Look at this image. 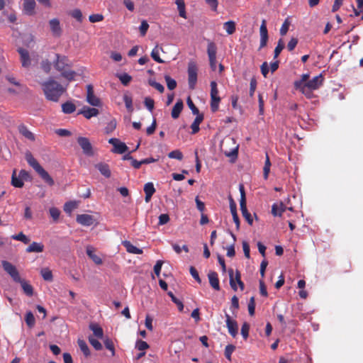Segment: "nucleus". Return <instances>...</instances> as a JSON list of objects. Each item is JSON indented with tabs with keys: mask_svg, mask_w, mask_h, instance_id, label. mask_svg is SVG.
<instances>
[{
	"mask_svg": "<svg viewBox=\"0 0 363 363\" xmlns=\"http://www.w3.org/2000/svg\"><path fill=\"white\" fill-rule=\"evenodd\" d=\"M77 143L85 155L88 156H91L94 155L92 145L87 138L79 137L77 138Z\"/></svg>",
	"mask_w": 363,
	"mask_h": 363,
	"instance_id": "obj_12",
	"label": "nucleus"
},
{
	"mask_svg": "<svg viewBox=\"0 0 363 363\" xmlns=\"http://www.w3.org/2000/svg\"><path fill=\"white\" fill-rule=\"evenodd\" d=\"M226 326L230 335L235 337L238 333V325L236 320L231 318L229 314L225 313Z\"/></svg>",
	"mask_w": 363,
	"mask_h": 363,
	"instance_id": "obj_13",
	"label": "nucleus"
},
{
	"mask_svg": "<svg viewBox=\"0 0 363 363\" xmlns=\"http://www.w3.org/2000/svg\"><path fill=\"white\" fill-rule=\"evenodd\" d=\"M168 157L172 159H177L178 160H182L183 159V154L179 150H175L170 152L168 154Z\"/></svg>",
	"mask_w": 363,
	"mask_h": 363,
	"instance_id": "obj_50",
	"label": "nucleus"
},
{
	"mask_svg": "<svg viewBox=\"0 0 363 363\" xmlns=\"http://www.w3.org/2000/svg\"><path fill=\"white\" fill-rule=\"evenodd\" d=\"M77 207V203L76 201H69L65 203L64 206V211L67 213H71L72 211Z\"/></svg>",
	"mask_w": 363,
	"mask_h": 363,
	"instance_id": "obj_41",
	"label": "nucleus"
},
{
	"mask_svg": "<svg viewBox=\"0 0 363 363\" xmlns=\"http://www.w3.org/2000/svg\"><path fill=\"white\" fill-rule=\"evenodd\" d=\"M260 35L261 39L259 45H266L267 41V29L264 21H263L260 26Z\"/></svg>",
	"mask_w": 363,
	"mask_h": 363,
	"instance_id": "obj_34",
	"label": "nucleus"
},
{
	"mask_svg": "<svg viewBox=\"0 0 363 363\" xmlns=\"http://www.w3.org/2000/svg\"><path fill=\"white\" fill-rule=\"evenodd\" d=\"M135 347L138 350L144 352L149 347V345L146 342L143 341L141 340H138L136 341Z\"/></svg>",
	"mask_w": 363,
	"mask_h": 363,
	"instance_id": "obj_55",
	"label": "nucleus"
},
{
	"mask_svg": "<svg viewBox=\"0 0 363 363\" xmlns=\"http://www.w3.org/2000/svg\"><path fill=\"white\" fill-rule=\"evenodd\" d=\"M56 62L55 64V68L59 71H63L65 68V66L67 65V61L66 57H60L58 55H56Z\"/></svg>",
	"mask_w": 363,
	"mask_h": 363,
	"instance_id": "obj_26",
	"label": "nucleus"
},
{
	"mask_svg": "<svg viewBox=\"0 0 363 363\" xmlns=\"http://www.w3.org/2000/svg\"><path fill=\"white\" fill-rule=\"evenodd\" d=\"M208 278L209 281V284L211 286V287L216 290H220V285H219V279L217 272L211 271L208 274Z\"/></svg>",
	"mask_w": 363,
	"mask_h": 363,
	"instance_id": "obj_18",
	"label": "nucleus"
},
{
	"mask_svg": "<svg viewBox=\"0 0 363 363\" xmlns=\"http://www.w3.org/2000/svg\"><path fill=\"white\" fill-rule=\"evenodd\" d=\"M18 52L21 57V62L23 67H29L32 62L37 63L38 61V55L34 52H29L23 47H19Z\"/></svg>",
	"mask_w": 363,
	"mask_h": 363,
	"instance_id": "obj_5",
	"label": "nucleus"
},
{
	"mask_svg": "<svg viewBox=\"0 0 363 363\" xmlns=\"http://www.w3.org/2000/svg\"><path fill=\"white\" fill-rule=\"evenodd\" d=\"M197 82V67L195 63L190 62L188 66V82L190 89H194Z\"/></svg>",
	"mask_w": 363,
	"mask_h": 363,
	"instance_id": "obj_11",
	"label": "nucleus"
},
{
	"mask_svg": "<svg viewBox=\"0 0 363 363\" xmlns=\"http://www.w3.org/2000/svg\"><path fill=\"white\" fill-rule=\"evenodd\" d=\"M62 109L65 113L69 114L73 113L76 110V106L73 103L67 101L62 104Z\"/></svg>",
	"mask_w": 363,
	"mask_h": 363,
	"instance_id": "obj_37",
	"label": "nucleus"
},
{
	"mask_svg": "<svg viewBox=\"0 0 363 363\" xmlns=\"http://www.w3.org/2000/svg\"><path fill=\"white\" fill-rule=\"evenodd\" d=\"M40 274L45 281H52V272L48 268H43L40 271Z\"/></svg>",
	"mask_w": 363,
	"mask_h": 363,
	"instance_id": "obj_44",
	"label": "nucleus"
},
{
	"mask_svg": "<svg viewBox=\"0 0 363 363\" xmlns=\"http://www.w3.org/2000/svg\"><path fill=\"white\" fill-rule=\"evenodd\" d=\"M203 120V116L202 114L196 115V118L191 125V128L192 130L191 133L196 134L199 131V125Z\"/></svg>",
	"mask_w": 363,
	"mask_h": 363,
	"instance_id": "obj_30",
	"label": "nucleus"
},
{
	"mask_svg": "<svg viewBox=\"0 0 363 363\" xmlns=\"http://www.w3.org/2000/svg\"><path fill=\"white\" fill-rule=\"evenodd\" d=\"M144 104L148 111L152 112L155 106V101L152 99L150 97H145L144 99Z\"/></svg>",
	"mask_w": 363,
	"mask_h": 363,
	"instance_id": "obj_51",
	"label": "nucleus"
},
{
	"mask_svg": "<svg viewBox=\"0 0 363 363\" xmlns=\"http://www.w3.org/2000/svg\"><path fill=\"white\" fill-rule=\"evenodd\" d=\"M42 89L47 99L52 101H57L65 89L62 86L50 78L41 84Z\"/></svg>",
	"mask_w": 363,
	"mask_h": 363,
	"instance_id": "obj_1",
	"label": "nucleus"
},
{
	"mask_svg": "<svg viewBox=\"0 0 363 363\" xmlns=\"http://www.w3.org/2000/svg\"><path fill=\"white\" fill-rule=\"evenodd\" d=\"M76 220L82 225L90 226L94 223L95 219L94 216L89 214H79L77 215Z\"/></svg>",
	"mask_w": 363,
	"mask_h": 363,
	"instance_id": "obj_16",
	"label": "nucleus"
},
{
	"mask_svg": "<svg viewBox=\"0 0 363 363\" xmlns=\"http://www.w3.org/2000/svg\"><path fill=\"white\" fill-rule=\"evenodd\" d=\"M18 129L19 133L26 138L31 141L35 140L34 134L32 132H30L25 125H20Z\"/></svg>",
	"mask_w": 363,
	"mask_h": 363,
	"instance_id": "obj_23",
	"label": "nucleus"
},
{
	"mask_svg": "<svg viewBox=\"0 0 363 363\" xmlns=\"http://www.w3.org/2000/svg\"><path fill=\"white\" fill-rule=\"evenodd\" d=\"M44 246L43 244L33 242L26 249L28 252H41L43 251Z\"/></svg>",
	"mask_w": 363,
	"mask_h": 363,
	"instance_id": "obj_32",
	"label": "nucleus"
},
{
	"mask_svg": "<svg viewBox=\"0 0 363 363\" xmlns=\"http://www.w3.org/2000/svg\"><path fill=\"white\" fill-rule=\"evenodd\" d=\"M99 111L94 106L93 108H90L89 106H84L82 110H80L78 114L83 115L86 118L89 119L91 117H94L98 116Z\"/></svg>",
	"mask_w": 363,
	"mask_h": 363,
	"instance_id": "obj_17",
	"label": "nucleus"
},
{
	"mask_svg": "<svg viewBox=\"0 0 363 363\" xmlns=\"http://www.w3.org/2000/svg\"><path fill=\"white\" fill-rule=\"evenodd\" d=\"M86 100L91 106L94 107H101L102 102L101 99L97 97L94 92V88L91 84L86 86Z\"/></svg>",
	"mask_w": 363,
	"mask_h": 363,
	"instance_id": "obj_9",
	"label": "nucleus"
},
{
	"mask_svg": "<svg viewBox=\"0 0 363 363\" xmlns=\"http://www.w3.org/2000/svg\"><path fill=\"white\" fill-rule=\"evenodd\" d=\"M26 324L29 327H33L35 324V318L31 311H28L26 313V318H25Z\"/></svg>",
	"mask_w": 363,
	"mask_h": 363,
	"instance_id": "obj_49",
	"label": "nucleus"
},
{
	"mask_svg": "<svg viewBox=\"0 0 363 363\" xmlns=\"http://www.w3.org/2000/svg\"><path fill=\"white\" fill-rule=\"evenodd\" d=\"M71 16L79 22L82 21V13L79 9H74L71 12Z\"/></svg>",
	"mask_w": 363,
	"mask_h": 363,
	"instance_id": "obj_63",
	"label": "nucleus"
},
{
	"mask_svg": "<svg viewBox=\"0 0 363 363\" xmlns=\"http://www.w3.org/2000/svg\"><path fill=\"white\" fill-rule=\"evenodd\" d=\"M144 191L145 194L153 195L155 192V189L152 182H148L144 186Z\"/></svg>",
	"mask_w": 363,
	"mask_h": 363,
	"instance_id": "obj_58",
	"label": "nucleus"
},
{
	"mask_svg": "<svg viewBox=\"0 0 363 363\" xmlns=\"http://www.w3.org/2000/svg\"><path fill=\"white\" fill-rule=\"evenodd\" d=\"M164 79L169 90H173L177 87V82L169 75H165Z\"/></svg>",
	"mask_w": 363,
	"mask_h": 363,
	"instance_id": "obj_45",
	"label": "nucleus"
},
{
	"mask_svg": "<svg viewBox=\"0 0 363 363\" xmlns=\"http://www.w3.org/2000/svg\"><path fill=\"white\" fill-rule=\"evenodd\" d=\"M228 274H229V277H230V285L231 288L234 291H237V289H238V287L236 285V283H237L239 285L240 290L243 291L244 288H245V285H244V283L241 281V275H240V272L238 270H237L235 272V277H234L233 269H229Z\"/></svg>",
	"mask_w": 363,
	"mask_h": 363,
	"instance_id": "obj_8",
	"label": "nucleus"
},
{
	"mask_svg": "<svg viewBox=\"0 0 363 363\" xmlns=\"http://www.w3.org/2000/svg\"><path fill=\"white\" fill-rule=\"evenodd\" d=\"M208 55L211 69H216V47H208Z\"/></svg>",
	"mask_w": 363,
	"mask_h": 363,
	"instance_id": "obj_19",
	"label": "nucleus"
},
{
	"mask_svg": "<svg viewBox=\"0 0 363 363\" xmlns=\"http://www.w3.org/2000/svg\"><path fill=\"white\" fill-rule=\"evenodd\" d=\"M230 208L233 216V221L235 222L236 228L238 230L240 228V220L238 215L237 213L236 204L232 199H230Z\"/></svg>",
	"mask_w": 363,
	"mask_h": 363,
	"instance_id": "obj_24",
	"label": "nucleus"
},
{
	"mask_svg": "<svg viewBox=\"0 0 363 363\" xmlns=\"http://www.w3.org/2000/svg\"><path fill=\"white\" fill-rule=\"evenodd\" d=\"M309 77H310L309 74H308V73L303 74L301 76V79L299 80H296L294 82V85L295 89L296 90H298L299 91H301V89H303V88H304L303 86H305L306 82H308V81L310 79Z\"/></svg>",
	"mask_w": 363,
	"mask_h": 363,
	"instance_id": "obj_20",
	"label": "nucleus"
},
{
	"mask_svg": "<svg viewBox=\"0 0 363 363\" xmlns=\"http://www.w3.org/2000/svg\"><path fill=\"white\" fill-rule=\"evenodd\" d=\"M168 296L171 298L172 301L178 306V309L182 311L184 308L182 302L179 300L172 291L167 293Z\"/></svg>",
	"mask_w": 363,
	"mask_h": 363,
	"instance_id": "obj_47",
	"label": "nucleus"
},
{
	"mask_svg": "<svg viewBox=\"0 0 363 363\" xmlns=\"http://www.w3.org/2000/svg\"><path fill=\"white\" fill-rule=\"evenodd\" d=\"M164 47H155V48L152 50L151 52L152 57L157 62H164V60H162L160 57V51L161 50L164 54L166 53V51L163 49ZM166 48H168L169 47H165Z\"/></svg>",
	"mask_w": 363,
	"mask_h": 363,
	"instance_id": "obj_28",
	"label": "nucleus"
},
{
	"mask_svg": "<svg viewBox=\"0 0 363 363\" xmlns=\"http://www.w3.org/2000/svg\"><path fill=\"white\" fill-rule=\"evenodd\" d=\"M239 190L240 192V211L242 212V216L247 220V222L252 225L253 223V219L252 218L251 214L248 212L246 206V197H245V191L243 184H240Z\"/></svg>",
	"mask_w": 363,
	"mask_h": 363,
	"instance_id": "obj_6",
	"label": "nucleus"
},
{
	"mask_svg": "<svg viewBox=\"0 0 363 363\" xmlns=\"http://www.w3.org/2000/svg\"><path fill=\"white\" fill-rule=\"evenodd\" d=\"M50 215L54 221H57L60 217V211L55 207H52L49 210Z\"/></svg>",
	"mask_w": 363,
	"mask_h": 363,
	"instance_id": "obj_54",
	"label": "nucleus"
},
{
	"mask_svg": "<svg viewBox=\"0 0 363 363\" xmlns=\"http://www.w3.org/2000/svg\"><path fill=\"white\" fill-rule=\"evenodd\" d=\"M235 349V347L233 345H228L225 348V356L229 361L231 360V355Z\"/></svg>",
	"mask_w": 363,
	"mask_h": 363,
	"instance_id": "obj_52",
	"label": "nucleus"
},
{
	"mask_svg": "<svg viewBox=\"0 0 363 363\" xmlns=\"http://www.w3.org/2000/svg\"><path fill=\"white\" fill-rule=\"evenodd\" d=\"M175 4L177 6L179 16L184 18H186V13L184 1V0H175Z\"/></svg>",
	"mask_w": 363,
	"mask_h": 363,
	"instance_id": "obj_36",
	"label": "nucleus"
},
{
	"mask_svg": "<svg viewBox=\"0 0 363 363\" xmlns=\"http://www.w3.org/2000/svg\"><path fill=\"white\" fill-rule=\"evenodd\" d=\"M238 145H236L235 140L232 138H228L220 143L222 152L226 157H231L233 160H235L238 157Z\"/></svg>",
	"mask_w": 363,
	"mask_h": 363,
	"instance_id": "obj_4",
	"label": "nucleus"
},
{
	"mask_svg": "<svg viewBox=\"0 0 363 363\" xmlns=\"http://www.w3.org/2000/svg\"><path fill=\"white\" fill-rule=\"evenodd\" d=\"M48 23L52 35L55 37H60L62 33L60 20L57 18H54L50 19Z\"/></svg>",
	"mask_w": 363,
	"mask_h": 363,
	"instance_id": "obj_14",
	"label": "nucleus"
},
{
	"mask_svg": "<svg viewBox=\"0 0 363 363\" xmlns=\"http://www.w3.org/2000/svg\"><path fill=\"white\" fill-rule=\"evenodd\" d=\"M89 341L96 350H101L102 349L101 342L92 336L89 337Z\"/></svg>",
	"mask_w": 363,
	"mask_h": 363,
	"instance_id": "obj_53",
	"label": "nucleus"
},
{
	"mask_svg": "<svg viewBox=\"0 0 363 363\" xmlns=\"http://www.w3.org/2000/svg\"><path fill=\"white\" fill-rule=\"evenodd\" d=\"M250 325L247 323H244L241 328V335L245 340H247L249 335Z\"/></svg>",
	"mask_w": 363,
	"mask_h": 363,
	"instance_id": "obj_57",
	"label": "nucleus"
},
{
	"mask_svg": "<svg viewBox=\"0 0 363 363\" xmlns=\"http://www.w3.org/2000/svg\"><path fill=\"white\" fill-rule=\"evenodd\" d=\"M257 88V80L255 77H252L250 79V96H253L255 91Z\"/></svg>",
	"mask_w": 363,
	"mask_h": 363,
	"instance_id": "obj_62",
	"label": "nucleus"
},
{
	"mask_svg": "<svg viewBox=\"0 0 363 363\" xmlns=\"http://www.w3.org/2000/svg\"><path fill=\"white\" fill-rule=\"evenodd\" d=\"M1 265L4 271L11 277L14 281H21L19 273L13 264L8 261L4 260L1 262Z\"/></svg>",
	"mask_w": 363,
	"mask_h": 363,
	"instance_id": "obj_10",
	"label": "nucleus"
},
{
	"mask_svg": "<svg viewBox=\"0 0 363 363\" xmlns=\"http://www.w3.org/2000/svg\"><path fill=\"white\" fill-rule=\"evenodd\" d=\"M286 209L285 206L283 203H274L272 207V213L274 216H281L283 212H284Z\"/></svg>",
	"mask_w": 363,
	"mask_h": 363,
	"instance_id": "obj_29",
	"label": "nucleus"
},
{
	"mask_svg": "<svg viewBox=\"0 0 363 363\" xmlns=\"http://www.w3.org/2000/svg\"><path fill=\"white\" fill-rule=\"evenodd\" d=\"M25 158L28 164L38 173L41 179L49 186H53L55 182L47 171L39 164L30 151L25 154Z\"/></svg>",
	"mask_w": 363,
	"mask_h": 363,
	"instance_id": "obj_2",
	"label": "nucleus"
},
{
	"mask_svg": "<svg viewBox=\"0 0 363 363\" xmlns=\"http://www.w3.org/2000/svg\"><path fill=\"white\" fill-rule=\"evenodd\" d=\"M35 7V0H25L23 3V10L28 15H32L34 13Z\"/></svg>",
	"mask_w": 363,
	"mask_h": 363,
	"instance_id": "obj_27",
	"label": "nucleus"
},
{
	"mask_svg": "<svg viewBox=\"0 0 363 363\" xmlns=\"http://www.w3.org/2000/svg\"><path fill=\"white\" fill-rule=\"evenodd\" d=\"M16 170L13 172L11 177V184L15 187L21 188L23 186L24 184L23 181L21 179L19 176L18 177L16 176Z\"/></svg>",
	"mask_w": 363,
	"mask_h": 363,
	"instance_id": "obj_38",
	"label": "nucleus"
},
{
	"mask_svg": "<svg viewBox=\"0 0 363 363\" xmlns=\"http://www.w3.org/2000/svg\"><path fill=\"white\" fill-rule=\"evenodd\" d=\"M104 342V345H105L106 348L112 352V355H114L115 350H114V346H113V343L112 340L108 338H106Z\"/></svg>",
	"mask_w": 363,
	"mask_h": 363,
	"instance_id": "obj_61",
	"label": "nucleus"
},
{
	"mask_svg": "<svg viewBox=\"0 0 363 363\" xmlns=\"http://www.w3.org/2000/svg\"><path fill=\"white\" fill-rule=\"evenodd\" d=\"M323 81L324 77L322 74H320L313 79H309L303 86V89L301 90V92L305 95L306 98L311 99L313 97V91L319 89L322 86Z\"/></svg>",
	"mask_w": 363,
	"mask_h": 363,
	"instance_id": "obj_3",
	"label": "nucleus"
},
{
	"mask_svg": "<svg viewBox=\"0 0 363 363\" xmlns=\"http://www.w3.org/2000/svg\"><path fill=\"white\" fill-rule=\"evenodd\" d=\"M290 21L289 18L285 19L284 21L281 28H280V34L281 35H284L286 34L287 31L289 30V26H290Z\"/></svg>",
	"mask_w": 363,
	"mask_h": 363,
	"instance_id": "obj_56",
	"label": "nucleus"
},
{
	"mask_svg": "<svg viewBox=\"0 0 363 363\" xmlns=\"http://www.w3.org/2000/svg\"><path fill=\"white\" fill-rule=\"evenodd\" d=\"M108 143L113 146V149L112 150L113 152L123 154L128 150L127 145L117 138H111L109 139Z\"/></svg>",
	"mask_w": 363,
	"mask_h": 363,
	"instance_id": "obj_15",
	"label": "nucleus"
},
{
	"mask_svg": "<svg viewBox=\"0 0 363 363\" xmlns=\"http://www.w3.org/2000/svg\"><path fill=\"white\" fill-rule=\"evenodd\" d=\"M11 238L16 240L21 241L25 244H28L30 242V239L26 235H25L22 232L17 235H12Z\"/></svg>",
	"mask_w": 363,
	"mask_h": 363,
	"instance_id": "obj_46",
	"label": "nucleus"
},
{
	"mask_svg": "<svg viewBox=\"0 0 363 363\" xmlns=\"http://www.w3.org/2000/svg\"><path fill=\"white\" fill-rule=\"evenodd\" d=\"M270 167H271V162H270L269 156L267 154L266 155V160H265L264 166L263 168V172H264L263 174H264V178L265 179H267L268 178V175H269V173L270 171Z\"/></svg>",
	"mask_w": 363,
	"mask_h": 363,
	"instance_id": "obj_43",
	"label": "nucleus"
},
{
	"mask_svg": "<svg viewBox=\"0 0 363 363\" xmlns=\"http://www.w3.org/2000/svg\"><path fill=\"white\" fill-rule=\"evenodd\" d=\"M223 28L228 34H233L235 31V23L233 21H229L223 24Z\"/></svg>",
	"mask_w": 363,
	"mask_h": 363,
	"instance_id": "obj_40",
	"label": "nucleus"
},
{
	"mask_svg": "<svg viewBox=\"0 0 363 363\" xmlns=\"http://www.w3.org/2000/svg\"><path fill=\"white\" fill-rule=\"evenodd\" d=\"M211 108L213 112H216L218 109L220 98L218 96V90L217 83L215 81L211 82Z\"/></svg>",
	"mask_w": 363,
	"mask_h": 363,
	"instance_id": "obj_7",
	"label": "nucleus"
},
{
	"mask_svg": "<svg viewBox=\"0 0 363 363\" xmlns=\"http://www.w3.org/2000/svg\"><path fill=\"white\" fill-rule=\"evenodd\" d=\"M123 101L125 104L126 108L128 110L129 112H133V99L132 97L128 94H125L123 96Z\"/></svg>",
	"mask_w": 363,
	"mask_h": 363,
	"instance_id": "obj_42",
	"label": "nucleus"
},
{
	"mask_svg": "<svg viewBox=\"0 0 363 363\" xmlns=\"http://www.w3.org/2000/svg\"><path fill=\"white\" fill-rule=\"evenodd\" d=\"M95 167L100 172V173L106 178H109L111 175V172L109 166L103 162L98 163L95 165Z\"/></svg>",
	"mask_w": 363,
	"mask_h": 363,
	"instance_id": "obj_21",
	"label": "nucleus"
},
{
	"mask_svg": "<svg viewBox=\"0 0 363 363\" xmlns=\"http://www.w3.org/2000/svg\"><path fill=\"white\" fill-rule=\"evenodd\" d=\"M77 343L84 356L89 357L90 355V350L86 342L83 340H78Z\"/></svg>",
	"mask_w": 363,
	"mask_h": 363,
	"instance_id": "obj_39",
	"label": "nucleus"
},
{
	"mask_svg": "<svg viewBox=\"0 0 363 363\" xmlns=\"http://www.w3.org/2000/svg\"><path fill=\"white\" fill-rule=\"evenodd\" d=\"M62 75L69 81H71L74 79L76 73L74 71L65 70L62 72Z\"/></svg>",
	"mask_w": 363,
	"mask_h": 363,
	"instance_id": "obj_60",
	"label": "nucleus"
},
{
	"mask_svg": "<svg viewBox=\"0 0 363 363\" xmlns=\"http://www.w3.org/2000/svg\"><path fill=\"white\" fill-rule=\"evenodd\" d=\"M17 282L21 284L24 293L27 296H31L33 295V289L30 284H29L27 281H26L25 280H23L21 279V281H17Z\"/></svg>",
	"mask_w": 363,
	"mask_h": 363,
	"instance_id": "obj_35",
	"label": "nucleus"
},
{
	"mask_svg": "<svg viewBox=\"0 0 363 363\" xmlns=\"http://www.w3.org/2000/svg\"><path fill=\"white\" fill-rule=\"evenodd\" d=\"M118 77L120 79V81L121 82V83L125 86H127L130 82V81L132 79L131 76H130L127 73L121 74L118 75Z\"/></svg>",
	"mask_w": 363,
	"mask_h": 363,
	"instance_id": "obj_48",
	"label": "nucleus"
},
{
	"mask_svg": "<svg viewBox=\"0 0 363 363\" xmlns=\"http://www.w3.org/2000/svg\"><path fill=\"white\" fill-rule=\"evenodd\" d=\"M184 107V104L182 100H179L176 102L172 110V117L174 119L179 118Z\"/></svg>",
	"mask_w": 363,
	"mask_h": 363,
	"instance_id": "obj_25",
	"label": "nucleus"
},
{
	"mask_svg": "<svg viewBox=\"0 0 363 363\" xmlns=\"http://www.w3.org/2000/svg\"><path fill=\"white\" fill-rule=\"evenodd\" d=\"M149 84L156 89L159 92L163 93L164 87L162 84L152 80L149 81Z\"/></svg>",
	"mask_w": 363,
	"mask_h": 363,
	"instance_id": "obj_59",
	"label": "nucleus"
},
{
	"mask_svg": "<svg viewBox=\"0 0 363 363\" xmlns=\"http://www.w3.org/2000/svg\"><path fill=\"white\" fill-rule=\"evenodd\" d=\"M87 255L93 260L96 264H102V259L96 254H94V248L91 246H87L86 247Z\"/></svg>",
	"mask_w": 363,
	"mask_h": 363,
	"instance_id": "obj_31",
	"label": "nucleus"
},
{
	"mask_svg": "<svg viewBox=\"0 0 363 363\" xmlns=\"http://www.w3.org/2000/svg\"><path fill=\"white\" fill-rule=\"evenodd\" d=\"M169 221V215L167 214V213H163V214H161L159 216L158 225H164V224L167 223Z\"/></svg>",
	"mask_w": 363,
	"mask_h": 363,
	"instance_id": "obj_64",
	"label": "nucleus"
},
{
	"mask_svg": "<svg viewBox=\"0 0 363 363\" xmlns=\"http://www.w3.org/2000/svg\"><path fill=\"white\" fill-rule=\"evenodd\" d=\"M89 328L92 330L94 335L99 338L102 339L104 337V331L101 327H100L98 324L91 323L89 325Z\"/></svg>",
	"mask_w": 363,
	"mask_h": 363,
	"instance_id": "obj_33",
	"label": "nucleus"
},
{
	"mask_svg": "<svg viewBox=\"0 0 363 363\" xmlns=\"http://www.w3.org/2000/svg\"><path fill=\"white\" fill-rule=\"evenodd\" d=\"M123 245L125 247L126 251L129 253L140 255L143 253V250L139 249L134 246L130 241L125 240L122 242Z\"/></svg>",
	"mask_w": 363,
	"mask_h": 363,
	"instance_id": "obj_22",
	"label": "nucleus"
}]
</instances>
